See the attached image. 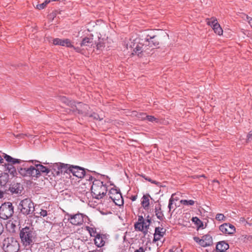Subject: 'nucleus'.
<instances>
[{
    "instance_id": "1",
    "label": "nucleus",
    "mask_w": 252,
    "mask_h": 252,
    "mask_svg": "<svg viewBox=\"0 0 252 252\" xmlns=\"http://www.w3.org/2000/svg\"><path fill=\"white\" fill-rule=\"evenodd\" d=\"M148 46V45L145 42V38L142 37V34L139 37L136 38L132 40H130L126 44L127 49L129 48L132 50V55H137L139 57L150 54Z\"/></svg>"
},
{
    "instance_id": "2",
    "label": "nucleus",
    "mask_w": 252,
    "mask_h": 252,
    "mask_svg": "<svg viewBox=\"0 0 252 252\" xmlns=\"http://www.w3.org/2000/svg\"><path fill=\"white\" fill-rule=\"evenodd\" d=\"M19 236L23 245L29 246L34 244L37 234L32 226H26L20 230Z\"/></svg>"
},
{
    "instance_id": "3",
    "label": "nucleus",
    "mask_w": 252,
    "mask_h": 252,
    "mask_svg": "<svg viewBox=\"0 0 252 252\" xmlns=\"http://www.w3.org/2000/svg\"><path fill=\"white\" fill-rule=\"evenodd\" d=\"M107 187L105 184L98 180H94L91 187V193L93 198L100 199L106 194Z\"/></svg>"
},
{
    "instance_id": "4",
    "label": "nucleus",
    "mask_w": 252,
    "mask_h": 252,
    "mask_svg": "<svg viewBox=\"0 0 252 252\" xmlns=\"http://www.w3.org/2000/svg\"><path fill=\"white\" fill-rule=\"evenodd\" d=\"M142 37L145 38V42L148 45L150 52L158 47L160 41L159 36L151 30H147L142 32Z\"/></svg>"
},
{
    "instance_id": "5",
    "label": "nucleus",
    "mask_w": 252,
    "mask_h": 252,
    "mask_svg": "<svg viewBox=\"0 0 252 252\" xmlns=\"http://www.w3.org/2000/svg\"><path fill=\"white\" fill-rule=\"evenodd\" d=\"M19 248V243L13 237H7L3 241L2 249L5 252H17Z\"/></svg>"
},
{
    "instance_id": "6",
    "label": "nucleus",
    "mask_w": 252,
    "mask_h": 252,
    "mask_svg": "<svg viewBox=\"0 0 252 252\" xmlns=\"http://www.w3.org/2000/svg\"><path fill=\"white\" fill-rule=\"evenodd\" d=\"M4 158L8 162L4 164L6 168V171L12 175V177H14L17 175V172L15 167L13 166V164L16 163H20L22 160L19 159L14 158L11 156L4 154L3 156Z\"/></svg>"
},
{
    "instance_id": "7",
    "label": "nucleus",
    "mask_w": 252,
    "mask_h": 252,
    "mask_svg": "<svg viewBox=\"0 0 252 252\" xmlns=\"http://www.w3.org/2000/svg\"><path fill=\"white\" fill-rule=\"evenodd\" d=\"M14 214V206L10 202H6L0 207V218L6 220L10 218Z\"/></svg>"
},
{
    "instance_id": "8",
    "label": "nucleus",
    "mask_w": 252,
    "mask_h": 252,
    "mask_svg": "<svg viewBox=\"0 0 252 252\" xmlns=\"http://www.w3.org/2000/svg\"><path fill=\"white\" fill-rule=\"evenodd\" d=\"M18 209L25 215L32 214L34 211V203L30 199L26 198L21 201Z\"/></svg>"
},
{
    "instance_id": "9",
    "label": "nucleus",
    "mask_w": 252,
    "mask_h": 252,
    "mask_svg": "<svg viewBox=\"0 0 252 252\" xmlns=\"http://www.w3.org/2000/svg\"><path fill=\"white\" fill-rule=\"evenodd\" d=\"M31 161L32 163L35 162V178H39L41 176V173H46V175H48L49 177L51 176V170L50 169L41 164L36 163V162L39 163L40 161L37 160H31Z\"/></svg>"
},
{
    "instance_id": "10",
    "label": "nucleus",
    "mask_w": 252,
    "mask_h": 252,
    "mask_svg": "<svg viewBox=\"0 0 252 252\" xmlns=\"http://www.w3.org/2000/svg\"><path fill=\"white\" fill-rule=\"evenodd\" d=\"M86 170H87V172H91V171L87 169H85L78 166L71 165V168L69 169V171L72 173L73 176L79 178H84V176H85ZM92 172L95 173L94 171H92Z\"/></svg>"
},
{
    "instance_id": "11",
    "label": "nucleus",
    "mask_w": 252,
    "mask_h": 252,
    "mask_svg": "<svg viewBox=\"0 0 252 252\" xmlns=\"http://www.w3.org/2000/svg\"><path fill=\"white\" fill-rule=\"evenodd\" d=\"M19 174L23 177H32L35 178V167L31 166L29 167H20L18 168Z\"/></svg>"
},
{
    "instance_id": "12",
    "label": "nucleus",
    "mask_w": 252,
    "mask_h": 252,
    "mask_svg": "<svg viewBox=\"0 0 252 252\" xmlns=\"http://www.w3.org/2000/svg\"><path fill=\"white\" fill-rule=\"evenodd\" d=\"M77 104V106L75 104L73 108H72V111H77L79 114H83L85 116L88 115V113L87 111L89 108L88 105L82 102H78Z\"/></svg>"
},
{
    "instance_id": "13",
    "label": "nucleus",
    "mask_w": 252,
    "mask_h": 252,
    "mask_svg": "<svg viewBox=\"0 0 252 252\" xmlns=\"http://www.w3.org/2000/svg\"><path fill=\"white\" fill-rule=\"evenodd\" d=\"M68 220H70V223L75 225H80L84 222L83 216L82 214L70 215Z\"/></svg>"
},
{
    "instance_id": "14",
    "label": "nucleus",
    "mask_w": 252,
    "mask_h": 252,
    "mask_svg": "<svg viewBox=\"0 0 252 252\" xmlns=\"http://www.w3.org/2000/svg\"><path fill=\"white\" fill-rule=\"evenodd\" d=\"M220 230L223 233L231 234L235 231V228L232 224L225 223L220 225Z\"/></svg>"
},
{
    "instance_id": "15",
    "label": "nucleus",
    "mask_w": 252,
    "mask_h": 252,
    "mask_svg": "<svg viewBox=\"0 0 252 252\" xmlns=\"http://www.w3.org/2000/svg\"><path fill=\"white\" fill-rule=\"evenodd\" d=\"M53 43L55 45H61L62 46H66L67 47H72L73 45L71 44L69 39H60L55 38L53 39Z\"/></svg>"
},
{
    "instance_id": "16",
    "label": "nucleus",
    "mask_w": 252,
    "mask_h": 252,
    "mask_svg": "<svg viewBox=\"0 0 252 252\" xmlns=\"http://www.w3.org/2000/svg\"><path fill=\"white\" fill-rule=\"evenodd\" d=\"M166 229L163 227H157L155 228L153 242H157L160 240L165 234Z\"/></svg>"
},
{
    "instance_id": "17",
    "label": "nucleus",
    "mask_w": 252,
    "mask_h": 252,
    "mask_svg": "<svg viewBox=\"0 0 252 252\" xmlns=\"http://www.w3.org/2000/svg\"><path fill=\"white\" fill-rule=\"evenodd\" d=\"M9 190L12 194H20L23 189V186L20 183L13 184L10 188Z\"/></svg>"
},
{
    "instance_id": "18",
    "label": "nucleus",
    "mask_w": 252,
    "mask_h": 252,
    "mask_svg": "<svg viewBox=\"0 0 252 252\" xmlns=\"http://www.w3.org/2000/svg\"><path fill=\"white\" fill-rule=\"evenodd\" d=\"M213 244V239L212 237L208 234L203 236V239H201L200 246L203 247H206L212 245Z\"/></svg>"
},
{
    "instance_id": "19",
    "label": "nucleus",
    "mask_w": 252,
    "mask_h": 252,
    "mask_svg": "<svg viewBox=\"0 0 252 252\" xmlns=\"http://www.w3.org/2000/svg\"><path fill=\"white\" fill-rule=\"evenodd\" d=\"M229 248V245L224 241H220L216 245V250L218 252H224Z\"/></svg>"
},
{
    "instance_id": "20",
    "label": "nucleus",
    "mask_w": 252,
    "mask_h": 252,
    "mask_svg": "<svg viewBox=\"0 0 252 252\" xmlns=\"http://www.w3.org/2000/svg\"><path fill=\"white\" fill-rule=\"evenodd\" d=\"M60 165V162L54 163L52 166V170H51L50 174L54 176L60 175L61 174Z\"/></svg>"
},
{
    "instance_id": "21",
    "label": "nucleus",
    "mask_w": 252,
    "mask_h": 252,
    "mask_svg": "<svg viewBox=\"0 0 252 252\" xmlns=\"http://www.w3.org/2000/svg\"><path fill=\"white\" fill-rule=\"evenodd\" d=\"M94 45V39L92 37H85L80 43L81 46L92 47Z\"/></svg>"
},
{
    "instance_id": "22",
    "label": "nucleus",
    "mask_w": 252,
    "mask_h": 252,
    "mask_svg": "<svg viewBox=\"0 0 252 252\" xmlns=\"http://www.w3.org/2000/svg\"><path fill=\"white\" fill-rule=\"evenodd\" d=\"M149 197H150V195L147 194L146 195H144L142 198L141 204L145 209H147L149 207Z\"/></svg>"
},
{
    "instance_id": "23",
    "label": "nucleus",
    "mask_w": 252,
    "mask_h": 252,
    "mask_svg": "<svg viewBox=\"0 0 252 252\" xmlns=\"http://www.w3.org/2000/svg\"><path fill=\"white\" fill-rule=\"evenodd\" d=\"M94 241L95 245L98 247H101L105 244V241L103 240L100 234H96Z\"/></svg>"
},
{
    "instance_id": "24",
    "label": "nucleus",
    "mask_w": 252,
    "mask_h": 252,
    "mask_svg": "<svg viewBox=\"0 0 252 252\" xmlns=\"http://www.w3.org/2000/svg\"><path fill=\"white\" fill-rule=\"evenodd\" d=\"M109 198L112 200L114 201V197H116L117 195L122 196V194L119 190H118L115 189H111L109 191Z\"/></svg>"
},
{
    "instance_id": "25",
    "label": "nucleus",
    "mask_w": 252,
    "mask_h": 252,
    "mask_svg": "<svg viewBox=\"0 0 252 252\" xmlns=\"http://www.w3.org/2000/svg\"><path fill=\"white\" fill-rule=\"evenodd\" d=\"M9 179V175L7 173H3L0 176V185L4 186L8 182Z\"/></svg>"
},
{
    "instance_id": "26",
    "label": "nucleus",
    "mask_w": 252,
    "mask_h": 252,
    "mask_svg": "<svg viewBox=\"0 0 252 252\" xmlns=\"http://www.w3.org/2000/svg\"><path fill=\"white\" fill-rule=\"evenodd\" d=\"M155 213L157 218L160 220H163L164 219V215L161 210L160 205L158 207L156 206L155 207Z\"/></svg>"
},
{
    "instance_id": "27",
    "label": "nucleus",
    "mask_w": 252,
    "mask_h": 252,
    "mask_svg": "<svg viewBox=\"0 0 252 252\" xmlns=\"http://www.w3.org/2000/svg\"><path fill=\"white\" fill-rule=\"evenodd\" d=\"M61 165L60 166V168L61 169V174H64L65 173H71L70 171H69V169L71 168V165H70L67 164H64L60 163Z\"/></svg>"
},
{
    "instance_id": "28",
    "label": "nucleus",
    "mask_w": 252,
    "mask_h": 252,
    "mask_svg": "<svg viewBox=\"0 0 252 252\" xmlns=\"http://www.w3.org/2000/svg\"><path fill=\"white\" fill-rule=\"evenodd\" d=\"M61 101L72 108H73L74 106H75V102L74 101L70 100L65 96L61 97Z\"/></svg>"
},
{
    "instance_id": "29",
    "label": "nucleus",
    "mask_w": 252,
    "mask_h": 252,
    "mask_svg": "<svg viewBox=\"0 0 252 252\" xmlns=\"http://www.w3.org/2000/svg\"><path fill=\"white\" fill-rule=\"evenodd\" d=\"M192 221L194 222V223L196 225L198 229L203 227V224L202 221L199 219L197 217H193L192 218Z\"/></svg>"
},
{
    "instance_id": "30",
    "label": "nucleus",
    "mask_w": 252,
    "mask_h": 252,
    "mask_svg": "<svg viewBox=\"0 0 252 252\" xmlns=\"http://www.w3.org/2000/svg\"><path fill=\"white\" fill-rule=\"evenodd\" d=\"M114 197V201H113L116 205H118V206H121V205H123L124 204V201H123V197H122V196H120V195H117V196L116 197Z\"/></svg>"
},
{
    "instance_id": "31",
    "label": "nucleus",
    "mask_w": 252,
    "mask_h": 252,
    "mask_svg": "<svg viewBox=\"0 0 252 252\" xmlns=\"http://www.w3.org/2000/svg\"><path fill=\"white\" fill-rule=\"evenodd\" d=\"M207 24L212 27L213 28L215 27L216 25H218L219 24L217 20L214 17H212L210 19H207Z\"/></svg>"
},
{
    "instance_id": "32",
    "label": "nucleus",
    "mask_w": 252,
    "mask_h": 252,
    "mask_svg": "<svg viewBox=\"0 0 252 252\" xmlns=\"http://www.w3.org/2000/svg\"><path fill=\"white\" fill-rule=\"evenodd\" d=\"M213 29L216 33L218 34V35L222 34L223 31L219 24L216 25L215 27H214Z\"/></svg>"
},
{
    "instance_id": "33",
    "label": "nucleus",
    "mask_w": 252,
    "mask_h": 252,
    "mask_svg": "<svg viewBox=\"0 0 252 252\" xmlns=\"http://www.w3.org/2000/svg\"><path fill=\"white\" fill-rule=\"evenodd\" d=\"M55 0H52V1H55ZM51 1V0H46L43 3H42L41 4H37L36 5V8L38 9H43L46 6L47 4H48L49 2H50Z\"/></svg>"
},
{
    "instance_id": "34",
    "label": "nucleus",
    "mask_w": 252,
    "mask_h": 252,
    "mask_svg": "<svg viewBox=\"0 0 252 252\" xmlns=\"http://www.w3.org/2000/svg\"><path fill=\"white\" fill-rule=\"evenodd\" d=\"M141 115L144 116V117H141V119H147L150 122H154V121H156L157 122H158L157 119L153 116L146 115V114H143Z\"/></svg>"
},
{
    "instance_id": "35",
    "label": "nucleus",
    "mask_w": 252,
    "mask_h": 252,
    "mask_svg": "<svg viewBox=\"0 0 252 252\" xmlns=\"http://www.w3.org/2000/svg\"><path fill=\"white\" fill-rule=\"evenodd\" d=\"M134 228L136 230L143 231L144 228V224L137 222L134 224Z\"/></svg>"
},
{
    "instance_id": "36",
    "label": "nucleus",
    "mask_w": 252,
    "mask_h": 252,
    "mask_svg": "<svg viewBox=\"0 0 252 252\" xmlns=\"http://www.w3.org/2000/svg\"><path fill=\"white\" fill-rule=\"evenodd\" d=\"M180 203L184 205L189 206L193 205L194 204V201L192 200H181L180 201Z\"/></svg>"
},
{
    "instance_id": "37",
    "label": "nucleus",
    "mask_w": 252,
    "mask_h": 252,
    "mask_svg": "<svg viewBox=\"0 0 252 252\" xmlns=\"http://www.w3.org/2000/svg\"><path fill=\"white\" fill-rule=\"evenodd\" d=\"M141 176L142 178H144L146 180L148 181L149 182L152 183V184L158 185L159 183L156 181L152 180L150 177L146 176L145 175L142 174L141 175Z\"/></svg>"
},
{
    "instance_id": "38",
    "label": "nucleus",
    "mask_w": 252,
    "mask_h": 252,
    "mask_svg": "<svg viewBox=\"0 0 252 252\" xmlns=\"http://www.w3.org/2000/svg\"><path fill=\"white\" fill-rule=\"evenodd\" d=\"M87 230L89 231L91 236L92 237H95L96 234H97L96 232L95 229H94L93 228L90 227H87Z\"/></svg>"
},
{
    "instance_id": "39",
    "label": "nucleus",
    "mask_w": 252,
    "mask_h": 252,
    "mask_svg": "<svg viewBox=\"0 0 252 252\" xmlns=\"http://www.w3.org/2000/svg\"><path fill=\"white\" fill-rule=\"evenodd\" d=\"M89 117L93 118L94 120H101V119H100L99 115L95 113H93V114H89L88 113V115Z\"/></svg>"
},
{
    "instance_id": "40",
    "label": "nucleus",
    "mask_w": 252,
    "mask_h": 252,
    "mask_svg": "<svg viewBox=\"0 0 252 252\" xmlns=\"http://www.w3.org/2000/svg\"><path fill=\"white\" fill-rule=\"evenodd\" d=\"M216 219L220 221V220H224L225 217L222 214H218L216 215Z\"/></svg>"
},
{
    "instance_id": "41",
    "label": "nucleus",
    "mask_w": 252,
    "mask_h": 252,
    "mask_svg": "<svg viewBox=\"0 0 252 252\" xmlns=\"http://www.w3.org/2000/svg\"><path fill=\"white\" fill-rule=\"evenodd\" d=\"M169 252H182V250L180 248L173 247L169 250Z\"/></svg>"
},
{
    "instance_id": "42",
    "label": "nucleus",
    "mask_w": 252,
    "mask_h": 252,
    "mask_svg": "<svg viewBox=\"0 0 252 252\" xmlns=\"http://www.w3.org/2000/svg\"><path fill=\"white\" fill-rule=\"evenodd\" d=\"M87 170L85 171V176L84 177L86 178V180L92 181L93 177L90 174L87 173Z\"/></svg>"
},
{
    "instance_id": "43",
    "label": "nucleus",
    "mask_w": 252,
    "mask_h": 252,
    "mask_svg": "<svg viewBox=\"0 0 252 252\" xmlns=\"http://www.w3.org/2000/svg\"><path fill=\"white\" fill-rule=\"evenodd\" d=\"M40 216H43V217L47 216V212L46 210L41 209L40 212L39 213Z\"/></svg>"
},
{
    "instance_id": "44",
    "label": "nucleus",
    "mask_w": 252,
    "mask_h": 252,
    "mask_svg": "<svg viewBox=\"0 0 252 252\" xmlns=\"http://www.w3.org/2000/svg\"><path fill=\"white\" fill-rule=\"evenodd\" d=\"M138 222L144 224L145 223V220L142 216H138Z\"/></svg>"
},
{
    "instance_id": "45",
    "label": "nucleus",
    "mask_w": 252,
    "mask_h": 252,
    "mask_svg": "<svg viewBox=\"0 0 252 252\" xmlns=\"http://www.w3.org/2000/svg\"><path fill=\"white\" fill-rule=\"evenodd\" d=\"M103 46V43L101 42L97 43L96 45V49L97 50H101V47Z\"/></svg>"
},
{
    "instance_id": "46",
    "label": "nucleus",
    "mask_w": 252,
    "mask_h": 252,
    "mask_svg": "<svg viewBox=\"0 0 252 252\" xmlns=\"http://www.w3.org/2000/svg\"><path fill=\"white\" fill-rule=\"evenodd\" d=\"M172 204H173V199L172 198H171L169 200V204H168V207L169 209V211L171 209V206H172Z\"/></svg>"
},
{
    "instance_id": "47",
    "label": "nucleus",
    "mask_w": 252,
    "mask_h": 252,
    "mask_svg": "<svg viewBox=\"0 0 252 252\" xmlns=\"http://www.w3.org/2000/svg\"><path fill=\"white\" fill-rule=\"evenodd\" d=\"M71 48H73L75 51L76 52H78V53H81V51H82V50L79 47H75L73 45V47H72Z\"/></svg>"
},
{
    "instance_id": "48",
    "label": "nucleus",
    "mask_w": 252,
    "mask_h": 252,
    "mask_svg": "<svg viewBox=\"0 0 252 252\" xmlns=\"http://www.w3.org/2000/svg\"><path fill=\"white\" fill-rule=\"evenodd\" d=\"M134 252H145V250L141 247L138 249L136 250Z\"/></svg>"
},
{
    "instance_id": "49",
    "label": "nucleus",
    "mask_w": 252,
    "mask_h": 252,
    "mask_svg": "<svg viewBox=\"0 0 252 252\" xmlns=\"http://www.w3.org/2000/svg\"><path fill=\"white\" fill-rule=\"evenodd\" d=\"M4 227L2 223L0 222V235L1 234L2 232L3 231Z\"/></svg>"
},
{
    "instance_id": "50",
    "label": "nucleus",
    "mask_w": 252,
    "mask_h": 252,
    "mask_svg": "<svg viewBox=\"0 0 252 252\" xmlns=\"http://www.w3.org/2000/svg\"><path fill=\"white\" fill-rule=\"evenodd\" d=\"M194 239V240L197 242V243H198L199 244V245H200V241H201V239H199L198 237H194L193 238Z\"/></svg>"
},
{
    "instance_id": "51",
    "label": "nucleus",
    "mask_w": 252,
    "mask_h": 252,
    "mask_svg": "<svg viewBox=\"0 0 252 252\" xmlns=\"http://www.w3.org/2000/svg\"><path fill=\"white\" fill-rule=\"evenodd\" d=\"M247 19L249 20V23L251 26L252 27V18H251L247 16Z\"/></svg>"
},
{
    "instance_id": "52",
    "label": "nucleus",
    "mask_w": 252,
    "mask_h": 252,
    "mask_svg": "<svg viewBox=\"0 0 252 252\" xmlns=\"http://www.w3.org/2000/svg\"><path fill=\"white\" fill-rule=\"evenodd\" d=\"M252 239V237L251 236H245L244 238V241H245L246 239L248 240H251Z\"/></svg>"
},
{
    "instance_id": "53",
    "label": "nucleus",
    "mask_w": 252,
    "mask_h": 252,
    "mask_svg": "<svg viewBox=\"0 0 252 252\" xmlns=\"http://www.w3.org/2000/svg\"><path fill=\"white\" fill-rule=\"evenodd\" d=\"M137 197V195H136L131 196V197L130 198L132 201H134L136 200Z\"/></svg>"
},
{
    "instance_id": "54",
    "label": "nucleus",
    "mask_w": 252,
    "mask_h": 252,
    "mask_svg": "<svg viewBox=\"0 0 252 252\" xmlns=\"http://www.w3.org/2000/svg\"><path fill=\"white\" fill-rule=\"evenodd\" d=\"M4 193H5L4 191L0 190V198H2L3 197Z\"/></svg>"
},
{
    "instance_id": "55",
    "label": "nucleus",
    "mask_w": 252,
    "mask_h": 252,
    "mask_svg": "<svg viewBox=\"0 0 252 252\" xmlns=\"http://www.w3.org/2000/svg\"><path fill=\"white\" fill-rule=\"evenodd\" d=\"M248 139H252V130L250 132L248 135Z\"/></svg>"
},
{
    "instance_id": "56",
    "label": "nucleus",
    "mask_w": 252,
    "mask_h": 252,
    "mask_svg": "<svg viewBox=\"0 0 252 252\" xmlns=\"http://www.w3.org/2000/svg\"><path fill=\"white\" fill-rule=\"evenodd\" d=\"M147 221H146L145 220V223H144V227H145L146 229H147L148 228V227H149V225H150V224H149V223L147 224Z\"/></svg>"
},
{
    "instance_id": "57",
    "label": "nucleus",
    "mask_w": 252,
    "mask_h": 252,
    "mask_svg": "<svg viewBox=\"0 0 252 252\" xmlns=\"http://www.w3.org/2000/svg\"><path fill=\"white\" fill-rule=\"evenodd\" d=\"M149 216H148V217H147V219L146 220V221L147 222H148V223L150 224L151 223V219H149Z\"/></svg>"
},
{
    "instance_id": "58",
    "label": "nucleus",
    "mask_w": 252,
    "mask_h": 252,
    "mask_svg": "<svg viewBox=\"0 0 252 252\" xmlns=\"http://www.w3.org/2000/svg\"><path fill=\"white\" fill-rule=\"evenodd\" d=\"M4 162V160L2 158V157L0 156V163H2Z\"/></svg>"
},
{
    "instance_id": "59",
    "label": "nucleus",
    "mask_w": 252,
    "mask_h": 252,
    "mask_svg": "<svg viewBox=\"0 0 252 252\" xmlns=\"http://www.w3.org/2000/svg\"><path fill=\"white\" fill-rule=\"evenodd\" d=\"M143 113H140L139 114V116L138 117L140 119H141V117H144V116L142 115L141 114H143Z\"/></svg>"
},
{
    "instance_id": "60",
    "label": "nucleus",
    "mask_w": 252,
    "mask_h": 252,
    "mask_svg": "<svg viewBox=\"0 0 252 252\" xmlns=\"http://www.w3.org/2000/svg\"><path fill=\"white\" fill-rule=\"evenodd\" d=\"M199 177H205V176L204 175H202L199 176Z\"/></svg>"
},
{
    "instance_id": "61",
    "label": "nucleus",
    "mask_w": 252,
    "mask_h": 252,
    "mask_svg": "<svg viewBox=\"0 0 252 252\" xmlns=\"http://www.w3.org/2000/svg\"><path fill=\"white\" fill-rule=\"evenodd\" d=\"M21 134H19V135H16V137H19V136H21Z\"/></svg>"
},
{
    "instance_id": "62",
    "label": "nucleus",
    "mask_w": 252,
    "mask_h": 252,
    "mask_svg": "<svg viewBox=\"0 0 252 252\" xmlns=\"http://www.w3.org/2000/svg\"><path fill=\"white\" fill-rule=\"evenodd\" d=\"M11 225H12V226H14V227L15 226V224H13V223H11Z\"/></svg>"
},
{
    "instance_id": "63",
    "label": "nucleus",
    "mask_w": 252,
    "mask_h": 252,
    "mask_svg": "<svg viewBox=\"0 0 252 252\" xmlns=\"http://www.w3.org/2000/svg\"><path fill=\"white\" fill-rule=\"evenodd\" d=\"M214 182H216L219 183V181H214Z\"/></svg>"
}]
</instances>
